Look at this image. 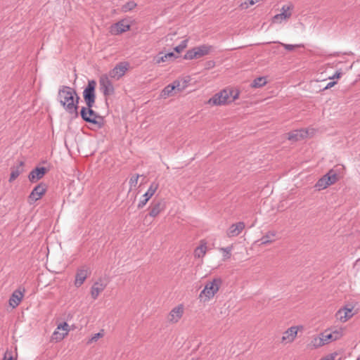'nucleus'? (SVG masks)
I'll use <instances>...</instances> for the list:
<instances>
[{
    "mask_svg": "<svg viewBox=\"0 0 360 360\" xmlns=\"http://www.w3.org/2000/svg\"><path fill=\"white\" fill-rule=\"evenodd\" d=\"M136 6V4L133 1H129L122 6V11L123 12H128L133 10Z\"/></svg>",
    "mask_w": 360,
    "mask_h": 360,
    "instance_id": "32",
    "label": "nucleus"
},
{
    "mask_svg": "<svg viewBox=\"0 0 360 360\" xmlns=\"http://www.w3.org/2000/svg\"><path fill=\"white\" fill-rule=\"evenodd\" d=\"M107 286V283L100 278L96 281L91 288V296L94 300H96L100 293L102 292Z\"/></svg>",
    "mask_w": 360,
    "mask_h": 360,
    "instance_id": "17",
    "label": "nucleus"
},
{
    "mask_svg": "<svg viewBox=\"0 0 360 360\" xmlns=\"http://www.w3.org/2000/svg\"><path fill=\"white\" fill-rule=\"evenodd\" d=\"M166 208V202L165 200L161 199L158 200H153L150 205L149 216L155 217L163 212Z\"/></svg>",
    "mask_w": 360,
    "mask_h": 360,
    "instance_id": "10",
    "label": "nucleus"
},
{
    "mask_svg": "<svg viewBox=\"0 0 360 360\" xmlns=\"http://www.w3.org/2000/svg\"><path fill=\"white\" fill-rule=\"evenodd\" d=\"M336 84V82H330L327 84V85L324 87L323 89H328L333 86Z\"/></svg>",
    "mask_w": 360,
    "mask_h": 360,
    "instance_id": "43",
    "label": "nucleus"
},
{
    "mask_svg": "<svg viewBox=\"0 0 360 360\" xmlns=\"http://www.w3.org/2000/svg\"><path fill=\"white\" fill-rule=\"evenodd\" d=\"M339 179V174L336 169H331L316 182L315 187L319 190L326 188L334 184Z\"/></svg>",
    "mask_w": 360,
    "mask_h": 360,
    "instance_id": "5",
    "label": "nucleus"
},
{
    "mask_svg": "<svg viewBox=\"0 0 360 360\" xmlns=\"http://www.w3.org/2000/svg\"><path fill=\"white\" fill-rule=\"evenodd\" d=\"M174 91V86H172L171 84H168L161 91L160 96L163 98H166L172 96V92Z\"/></svg>",
    "mask_w": 360,
    "mask_h": 360,
    "instance_id": "30",
    "label": "nucleus"
},
{
    "mask_svg": "<svg viewBox=\"0 0 360 360\" xmlns=\"http://www.w3.org/2000/svg\"><path fill=\"white\" fill-rule=\"evenodd\" d=\"M297 334V328L292 326L283 333L282 342H292L296 338Z\"/></svg>",
    "mask_w": 360,
    "mask_h": 360,
    "instance_id": "23",
    "label": "nucleus"
},
{
    "mask_svg": "<svg viewBox=\"0 0 360 360\" xmlns=\"http://www.w3.org/2000/svg\"><path fill=\"white\" fill-rule=\"evenodd\" d=\"M12 358L13 357L11 354H9V356H8L7 353H6L3 360H12Z\"/></svg>",
    "mask_w": 360,
    "mask_h": 360,
    "instance_id": "44",
    "label": "nucleus"
},
{
    "mask_svg": "<svg viewBox=\"0 0 360 360\" xmlns=\"http://www.w3.org/2000/svg\"><path fill=\"white\" fill-rule=\"evenodd\" d=\"M139 174H135V175H133L130 179H129V186H130V188L131 189L133 188V187H136L137 184H138V180H139Z\"/></svg>",
    "mask_w": 360,
    "mask_h": 360,
    "instance_id": "38",
    "label": "nucleus"
},
{
    "mask_svg": "<svg viewBox=\"0 0 360 360\" xmlns=\"http://www.w3.org/2000/svg\"><path fill=\"white\" fill-rule=\"evenodd\" d=\"M266 84V79L264 77H259L253 80L251 86L254 88H259L264 86Z\"/></svg>",
    "mask_w": 360,
    "mask_h": 360,
    "instance_id": "29",
    "label": "nucleus"
},
{
    "mask_svg": "<svg viewBox=\"0 0 360 360\" xmlns=\"http://www.w3.org/2000/svg\"><path fill=\"white\" fill-rule=\"evenodd\" d=\"M174 86V90L181 91L186 88V84H181V81L179 79L175 80L171 84Z\"/></svg>",
    "mask_w": 360,
    "mask_h": 360,
    "instance_id": "31",
    "label": "nucleus"
},
{
    "mask_svg": "<svg viewBox=\"0 0 360 360\" xmlns=\"http://www.w3.org/2000/svg\"><path fill=\"white\" fill-rule=\"evenodd\" d=\"M276 231H268L264 236H263L259 241H260L261 245H266L271 243L275 240V237L276 236Z\"/></svg>",
    "mask_w": 360,
    "mask_h": 360,
    "instance_id": "24",
    "label": "nucleus"
},
{
    "mask_svg": "<svg viewBox=\"0 0 360 360\" xmlns=\"http://www.w3.org/2000/svg\"><path fill=\"white\" fill-rule=\"evenodd\" d=\"M356 360H360V356H359V357H358V359H357Z\"/></svg>",
    "mask_w": 360,
    "mask_h": 360,
    "instance_id": "47",
    "label": "nucleus"
},
{
    "mask_svg": "<svg viewBox=\"0 0 360 360\" xmlns=\"http://www.w3.org/2000/svg\"><path fill=\"white\" fill-rule=\"evenodd\" d=\"M292 10V6L291 5H283L281 9V13L276 14L273 18V22L281 23L282 21L285 20L290 18Z\"/></svg>",
    "mask_w": 360,
    "mask_h": 360,
    "instance_id": "11",
    "label": "nucleus"
},
{
    "mask_svg": "<svg viewBox=\"0 0 360 360\" xmlns=\"http://www.w3.org/2000/svg\"><path fill=\"white\" fill-rule=\"evenodd\" d=\"M353 307H344L340 308L335 314V317L342 323L347 321L354 316Z\"/></svg>",
    "mask_w": 360,
    "mask_h": 360,
    "instance_id": "13",
    "label": "nucleus"
},
{
    "mask_svg": "<svg viewBox=\"0 0 360 360\" xmlns=\"http://www.w3.org/2000/svg\"><path fill=\"white\" fill-rule=\"evenodd\" d=\"M187 45H188V39H184V40L181 41V43L174 48V50L177 53H181L184 49H185L186 48Z\"/></svg>",
    "mask_w": 360,
    "mask_h": 360,
    "instance_id": "37",
    "label": "nucleus"
},
{
    "mask_svg": "<svg viewBox=\"0 0 360 360\" xmlns=\"http://www.w3.org/2000/svg\"><path fill=\"white\" fill-rule=\"evenodd\" d=\"M281 44L284 47V49L287 51H291L295 49V47L302 46L301 44H287L281 43Z\"/></svg>",
    "mask_w": 360,
    "mask_h": 360,
    "instance_id": "40",
    "label": "nucleus"
},
{
    "mask_svg": "<svg viewBox=\"0 0 360 360\" xmlns=\"http://www.w3.org/2000/svg\"><path fill=\"white\" fill-rule=\"evenodd\" d=\"M184 308L182 304H179L173 308L169 314V321L171 323H176L184 314Z\"/></svg>",
    "mask_w": 360,
    "mask_h": 360,
    "instance_id": "19",
    "label": "nucleus"
},
{
    "mask_svg": "<svg viewBox=\"0 0 360 360\" xmlns=\"http://www.w3.org/2000/svg\"><path fill=\"white\" fill-rule=\"evenodd\" d=\"M46 171V169L44 167H36L29 174L28 179L31 182H35L41 179L44 176Z\"/></svg>",
    "mask_w": 360,
    "mask_h": 360,
    "instance_id": "20",
    "label": "nucleus"
},
{
    "mask_svg": "<svg viewBox=\"0 0 360 360\" xmlns=\"http://www.w3.org/2000/svg\"><path fill=\"white\" fill-rule=\"evenodd\" d=\"M232 250H233V245H230V246H228L226 248H221L220 249V250L224 252V257L225 259H229L231 257Z\"/></svg>",
    "mask_w": 360,
    "mask_h": 360,
    "instance_id": "36",
    "label": "nucleus"
},
{
    "mask_svg": "<svg viewBox=\"0 0 360 360\" xmlns=\"http://www.w3.org/2000/svg\"><path fill=\"white\" fill-rule=\"evenodd\" d=\"M46 186L44 184H39L34 188L29 195V200L31 202H35L39 200L46 193Z\"/></svg>",
    "mask_w": 360,
    "mask_h": 360,
    "instance_id": "16",
    "label": "nucleus"
},
{
    "mask_svg": "<svg viewBox=\"0 0 360 360\" xmlns=\"http://www.w3.org/2000/svg\"><path fill=\"white\" fill-rule=\"evenodd\" d=\"M311 345L315 348H317V347L324 345L325 344L323 341V339L321 338V335L320 337L314 338L311 340Z\"/></svg>",
    "mask_w": 360,
    "mask_h": 360,
    "instance_id": "34",
    "label": "nucleus"
},
{
    "mask_svg": "<svg viewBox=\"0 0 360 360\" xmlns=\"http://www.w3.org/2000/svg\"><path fill=\"white\" fill-rule=\"evenodd\" d=\"M222 280L219 277L214 278L212 281L207 282L204 289L200 292V297H205L206 300H210L218 292Z\"/></svg>",
    "mask_w": 360,
    "mask_h": 360,
    "instance_id": "4",
    "label": "nucleus"
},
{
    "mask_svg": "<svg viewBox=\"0 0 360 360\" xmlns=\"http://www.w3.org/2000/svg\"><path fill=\"white\" fill-rule=\"evenodd\" d=\"M69 326L66 322L60 323L58 326L56 330L52 335V339L56 342L62 340L68 333Z\"/></svg>",
    "mask_w": 360,
    "mask_h": 360,
    "instance_id": "15",
    "label": "nucleus"
},
{
    "mask_svg": "<svg viewBox=\"0 0 360 360\" xmlns=\"http://www.w3.org/2000/svg\"><path fill=\"white\" fill-rule=\"evenodd\" d=\"M159 187V184L157 182H152L148 191L143 194V199L140 200L138 204V208H142L151 197L155 194Z\"/></svg>",
    "mask_w": 360,
    "mask_h": 360,
    "instance_id": "12",
    "label": "nucleus"
},
{
    "mask_svg": "<svg viewBox=\"0 0 360 360\" xmlns=\"http://www.w3.org/2000/svg\"><path fill=\"white\" fill-rule=\"evenodd\" d=\"M308 131L304 129H297L288 134V139L290 141H297L307 136Z\"/></svg>",
    "mask_w": 360,
    "mask_h": 360,
    "instance_id": "22",
    "label": "nucleus"
},
{
    "mask_svg": "<svg viewBox=\"0 0 360 360\" xmlns=\"http://www.w3.org/2000/svg\"><path fill=\"white\" fill-rule=\"evenodd\" d=\"M96 82L95 80H89L86 86L83 91V98L86 105L95 104L96 101Z\"/></svg>",
    "mask_w": 360,
    "mask_h": 360,
    "instance_id": "6",
    "label": "nucleus"
},
{
    "mask_svg": "<svg viewBox=\"0 0 360 360\" xmlns=\"http://www.w3.org/2000/svg\"><path fill=\"white\" fill-rule=\"evenodd\" d=\"M245 227V224L243 221L233 224L226 231V236L229 238L236 237L240 234Z\"/></svg>",
    "mask_w": 360,
    "mask_h": 360,
    "instance_id": "18",
    "label": "nucleus"
},
{
    "mask_svg": "<svg viewBox=\"0 0 360 360\" xmlns=\"http://www.w3.org/2000/svg\"><path fill=\"white\" fill-rule=\"evenodd\" d=\"M129 64L127 62H120L117 63L108 73V76L110 78L120 79L122 76L124 75L125 72L128 70Z\"/></svg>",
    "mask_w": 360,
    "mask_h": 360,
    "instance_id": "8",
    "label": "nucleus"
},
{
    "mask_svg": "<svg viewBox=\"0 0 360 360\" xmlns=\"http://www.w3.org/2000/svg\"><path fill=\"white\" fill-rule=\"evenodd\" d=\"M130 29V25L126 20H121L113 24L110 27V32L112 34H120L125 32Z\"/></svg>",
    "mask_w": 360,
    "mask_h": 360,
    "instance_id": "14",
    "label": "nucleus"
},
{
    "mask_svg": "<svg viewBox=\"0 0 360 360\" xmlns=\"http://www.w3.org/2000/svg\"><path fill=\"white\" fill-rule=\"evenodd\" d=\"M331 335L333 336V340H337L342 336V332L339 330H335L331 333Z\"/></svg>",
    "mask_w": 360,
    "mask_h": 360,
    "instance_id": "41",
    "label": "nucleus"
},
{
    "mask_svg": "<svg viewBox=\"0 0 360 360\" xmlns=\"http://www.w3.org/2000/svg\"><path fill=\"white\" fill-rule=\"evenodd\" d=\"M176 56L173 52H169L162 55L161 53L155 58L156 63L166 62L170 59L175 58Z\"/></svg>",
    "mask_w": 360,
    "mask_h": 360,
    "instance_id": "28",
    "label": "nucleus"
},
{
    "mask_svg": "<svg viewBox=\"0 0 360 360\" xmlns=\"http://www.w3.org/2000/svg\"><path fill=\"white\" fill-rule=\"evenodd\" d=\"M321 335L325 345L329 343L331 341H333L331 333L325 331L324 333H321Z\"/></svg>",
    "mask_w": 360,
    "mask_h": 360,
    "instance_id": "35",
    "label": "nucleus"
},
{
    "mask_svg": "<svg viewBox=\"0 0 360 360\" xmlns=\"http://www.w3.org/2000/svg\"><path fill=\"white\" fill-rule=\"evenodd\" d=\"M94 105L82 107L80 110V116L84 121L96 125L98 129L104 126V118L93 110Z\"/></svg>",
    "mask_w": 360,
    "mask_h": 360,
    "instance_id": "3",
    "label": "nucleus"
},
{
    "mask_svg": "<svg viewBox=\"0 0 360 360\" xmlns=\"http://www.w3.org/2000/svg\"><path fill=\"white\" fill-rule=\"evenodd\" d=\"M179 80L181 81V84H186V87L188 86V83L189 82V79H179Z\"/></svg>",
    "mask_w": 360,
    "mask_h": 360,
    "instance_id": "45",
    "label": "nucleus"
},
{
    "mask_svg": "<svg viewBox=\"0 0 360 360\" xmlns=\"http://www.w3.org/2000/svg\"><path fill=\"white\" fill-rule=\"evenodd\" d=\"M22 166H23V162H20L16 167L12 168L10 179H9L10 182H12L13 181H14L22 172V171H23Z\"/></svg>",
    "mask_w": 360,
    "mask_h": 360,
    "instance_id": "26",
    "label": "nucleus"
},
{
    "mask_svg": "<svg viewBox=\"0 0 360 360\" xmlns=\"http://www.w3.org/2000/svg\"><path fill=\"white\" fill-rule=\"evenodd\" d=\"M79 97L75 89L65 85L60 86L57 101L68 114L74 117H77L79 114Z\"/></svg>",
    "mask_w": 360,
    "mask_h": 360,
    "instance_id": "1",
    "label": "nucleus"
},
{
    "mask_svg": "<svg viewBox=\"0 0 360 360\" xmlns=\"http://www.w3.org/2000/svg\"><path fill=\"white\" fill-rule=\"evenodd\" d=\"M320 360H334V357L333 356H330V357H325V358H322Z\"/></svg>",
    "mask_w": 360,
    "mask_h": 360,
    "instance_id": "46",
    "label": "nucleus"
},
{
    "mask_svg": "<svg viewBox=\"0 0 360 360\" xmlns=\"http://www.w3.org/2000/svg\"><path fill=\"white\" fill-rule=\"evenodd\" d=\"M212 47L210 45L202 44L199 46L195 47L196 55L198 58L206 56L212 51Z\"/></svg>",
    "mask_w": 360,
    "mask_h": 360,
    "instance_id": "25",
    "label": "nucleus"
},
{
    "mask_svg": "<svg viewBox=\"0 0 360 360\" xmlns=\"http://www.w3.org/2000/svg\"><path fill=\"white\" fill-rule=\"evenodd\" d=\"M342 74V73L341 70H338L335 72V73L333 76L329 77V79H339L341 77Z\"/></svg>",
    "mask_w": 360,
    "mask_h": 360,
    "instance_id": "42",
    "label": "nucleus"
},
{
    "mask_svg": "<svg viewBox=\"0 0 360 360\" xmlns=\"http://www.w3.org/2000/svg\"><path fill=\"white\" fill-rule=\"evenodd\" d=\"M239 96V91L233 89H225L214 95L210 100L209 103L220 105L231 103L236 101Z\"/></svg>",
    "mask_w": 360,
    "mask_h": 360,
    "instance_id": "2",
    "label": "nucleus"
},
{
    "mask_svg": "<svg viewBox=\"0 0 360 360\" xmlns=\"http://www.w3.org/2000/svg\"><path fill=\"white\" fill-rule=\"evenodd\" d=\"M23 293L20 290H15L9 298V305L13 309L16 308L23 298Z\"/></svg>",
    "mask_w": 360,
    "mask_h": 360,
    "instance_id": "21",
    "label": "nucleus"
},
{
    "mask_svg": "<svg viewBox=\"0 0 360 360\" xmlns=\"http://www.w3.org/2000/svg\"><path fill=\"white\" fill-rule=\"evenodd\" d=\"M110 78L107 75H101L99 78V88L105 97L115 93L114 86Z\"/></svg>",
    "mask_w": 360,
    "mask_h": 360,
    "instance_id": "7",
    "label": "nucleus"
},
{
    "mask_svg": "<svg viewBox=\"0 0 360 360\" xmlns=\"http://www.w3.org/2000/svg\"><path fill=\"white\" fill-rule=\"evenodd\" d=\"M196 58H198V57L196 55V51L195 50V48L187 51V52L186 53V54L184 55V58L186 60H192V59H194Z\"/></svg>",
    "mask_w": 360,
    "mask_h": 360,
    "instance_id": "33",
    "label": "nucleus"
},
{
    "mask_svg": "<svg viewBox=\"0 0 360 360\" xmlns=\"http://www.w3.org/2000/svg\"><path fill=\"white\" fill-rule=\"evenodd\" d=\"M90 274L91 271L87 266L78 268L75 275V285L77 288L80 287Z\"/></svg>",
    "mask_w": 360,
    "mask_h": 360,
    "instance_id": "9",
    "label": "nucleus"
},
{
    "mask_svg": "<svg viewBox=\"0 0 360 360\" xmlns=\"http://www.w3.org/2000/svg\"><path fill=\"white\" fill-rule=\"evenodd\" d=\"M103 336V332H99V333H95L91 338V339L89 340L87 343L88 344H91L92 342H96L99 338H102Z\"/></svg>",
    "mask_w": 360,
    "mask_h": 360,
    "instance_id": "39",
    "label": "nucleus"
},
{
    "mask_svg": "<svg viewBox=\"0 0 360 360\" xmlns=\"http://www.w3.org/2000/svg\"><path fill=\"white\" fill-rule=\"evenodd\" d=\"M207 251L206 243L201 242V244L198 246L194 250V256L197 258H202L205 256Z\"/></svg>",
    "mask_w": 360,
    "mask_h": 360,
    "instance_id": "27",
    "label": "nucleus"
}]
</instances>
